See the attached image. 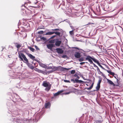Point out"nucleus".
Listing matches in <instances>:
<instances>
[{
  "mask_svg": "<svg viewBox=\"0 0 123 123\" xmlns=\"http://www.w3.org/2000/svg\"><path fill=\"white\" fill-rule=\"evenodd\" d=\"M18 57L22 61H23V59H24V60L25 61V62H28V60L24 54L23 53L19 54Z\"/></svg>",
  "mask_w": 123,
  "mask_h": 123,
  "instance_id": "obj_1",
  "label": "nucleus"
},
{
  "mask_svg": "<svg viewBox=\"0 0 123 123\" xmlns=\"http://www.w3.org/2000/svg\"><path fill=\"white\" fill-rule=\"evenodd\" d=\"M93 58V56L91 57L89 55L87 56V57L86 58V60H88L90 62V64L93 63V62L92 61Z\"/></svg>",
  "mask_w": 123,
  "mask_h": 123,
  "instance_id": "obj_2",
  "label": "nucleus"
},
{
  "mask_svg": "<svg viewBox=\"0 0 123 123\" xmlns=\"http://www.w3.org/2000/svg\"><path fill=\"white\" fill-rule=\"evenodd\" d=\"M25 62L26 63L28 67L32 69H34V67L32 66V64H31L29 62L28 60V62Z\"/></svg>",
  "mask_w": 123,
  "mask_h": 123,
  "instance_id": "obj_3",
  "label": "nucleus"
},
{
  "mask_svg": "<svg viewBox=\"0 0 123 123\" xmlns=\"http://www.w3.org/2000/svg\"><path fill=\"white\" fill-rule=\"evenodd\" d=\"M56 50L57 52L59 54H62L63 52L64 51L62 50V49L60 48H57L56 49Z\"/></svg>",
  "mask_w": 123,
  "mask_h": 123,
  "instance_id": "obj_4",
  "label": "nucleus"
},
{
  "mask_svg": "<svg viewBox=\"0 0 123 123\" xmlns=\"http://www.w3.org/2000/svg\"><path fill=\"white\" fill-rule=\"evenodd\" d=\"M45 68H46L47 69H56V67H54L53 66H49L46 65Z\"/></svg>",
  "mask_w": 123,
  "mask_h": 123,
  "instance_id": "obj_5",
  "label": "nucleus"
},
{
  "mask_svg": "<svg viewBox=\"0 0 123 123\" xmlns=\"http://www.w3.org/2000/svg\"><path fill=\"white\" fill-rule=\"evenodd\" d=\"M74 56L77 58H79L80 57V54L78 52H76L74 54Z\"/></svg>",
  "mask_w": 123,
  "mask_h": 123,
  "instance_id": "obj_6",
  "label": "nucleus"
},
{
  "mask_svg": "<svg viewBox=\"0 0 123 123\" xmlns=\"http://www.w3.org/2000/svg\"><path fill=\"white\" fill-rule=\"evenodd\" d=\"M54 46V44H50L47 45V47L49 49H51L52 47Z\"/></svg>",
  "mask_w": 123,
  "mask_h": 123,
  "instance_id": "obj_7",
  "label": "nucleus"
},
{
  "mask_svg": "<svg viewBox=\"0 0 123 123\" xmlns=\"http://www.w3.org/2000/svg\"><path fill=\"white\" fill-rule=\"evenodd\" d=\"M62 42L61 41H57L55 43V44L56 46H59L61 43Z\"/></svg>",
  "mask_w": 123,
  "mask_h": 123,
  "instance_id": "obj_8",
  "label": "nucleus"
},
{
  "mask_svg": "<svg viewBox=\"0 0 123 123\" xmlns=\"http://www.w3.org/2000/svg\"><path fill=\"white\" fill-rule=\"evenodd\" d=\"M50 104L49 102H48L45 103V107L46 108H49L50 106Z\"/></svg>",
  "mask_w": 123,
  "mask_h": 123,
  "instance_id": "obj_9",
  "label": "nucleus"
},
{
  "mask_svg": "<svg viewBox=\"0 0 123 123\" xmlns=\"http://www.w3.org/2000/svg\"><path fill=\"white\" fill-rule=\"evenodd\" d=\"M14 43L15 45V46L18 49L21 46V45L17 43Z\"/></svg>",
  "mask_w": 123,
  "mask_h": 123,
  "instance_id": "obj_10",
  "label": "nucleus"
},
{
  "mask_svg": "<svg viewBox=\"0 0 123 123\" xmlns=\"http://www.w3.org/2000/svg\"><path fill=\"white\" fill-rule=\"evenodd\" d=\"M28 56H29V57L30 58L32 59L33 60H34V59L35 58V56H33L31 54H28Z\"/></svg>",
  "mask_w": 123,
  "mask_h": 123,
  "instance_id": "obj_11",
  "label": "nucleus"
},
{
  "mask_svg": "<svg viewBox=\"0 0 123 123\" xmlns=\"http://www.w3.org/2000/svg\"><path fill=\"white\" fill-rule=\"evenodd\" d=\"M63 91H58L57 92L55 93L54 94V96H58L59 95L60 93H61L62 92H63Z\"/></svg>",
  "mask_w": 123,
  "mask_h": 123,
  "instance_id": "obj_12",
  "label": "nucleus"
},
{
  "mask_svg": "<svg viewBox=\"0 0 123 123\" xmlns=\"http://www.w3.org/2000/svg\"><path fill=\"white\" fill-rule=\"evenodd\" d=\"M92 60H93L95 62L97 63L98 64L99 63V62L97 59H95L93 56Z\"/></svg>",
  "mask_w": 123,
  "mask_h": 123,
  "instance_id": "obj_13",
  "label": "nucleus"
},
{
  "mask_svg": "<svg viewBox=\"0 0 123 123\" xmlns=\"http://www.w3.org/2000/svg\"><path fill=\"white\" fill-rule=\"evenodd\" d=\"M107 82L111 85H112L114 86L115 85L110 80L107 79Z\"/></svg>",
  "mask_w": 123,
  "mask_h": 123,
  "instance_id": "obj_14",
  "label": "nucleus"
},
{
  "mask_svg": "<svg viewBox=\"0 0 123 123\" xmlns=\"http://www.w3.org/2000/svg\"><path fill=\"white\" fill-rule=\"evenodd\" d=\"M22 121L24 123H28L29 122V120L27 119H25L22 120Z\"/></svg>",
  "mask_w": 123,
  "mask_h": 123,
  "instance_id": "obj_15",
  "label": "nucleus"
},
{
  "mask_svg": "<svg viewBox=\"0 0 123 123\" xmlns=\"http://www.w3.org/2000/svg\"><path fill=\"white\" fill-rule=\"evenodd\" d=\"M53 34V32L49 31L46 33L45 34V35H51Z\"/></svg>",
  "mask_w": 123,
  "mask_h": 123,
  "instance_id": "obj_16",
  "label": "nucleus"
},
{
  "mask_svg": "<svg viewBox=\"0 0 123 123\" xmlns=\"http://www.w3.org/2000/svg\"><path fill=\"white\" fill-rule=\"evenodd\" d=\"M107 72L108 73L112 75H114V73L113 72H111V71L107 70Z\"/></svg>",
  "mask_w": 123,
  "mask_h": 123,
  "instance_id": "obj_17",
  "label": "nucleus"
},
{
  "mask_svg": "<svg viewBox=\"0 0 123 123\" xmlns=\"http://www.w3.org/2000/svg\"><path fill=\"white\" fill-rule=\"evenodd\" d=\"M40 65L42 67L45 68L46 65L45 64H43L42 63H40Z\"/></svg>",
  "mask_w": 123,
  "mask_h": 123,
  "instance_id": "obj_18",
  "label": "nucleus"
},
{
  "mask_svg": "<svg viewBox=\"0 0 123 123\" xmlns=\"http://www.w3.org/2000/svg\"><path fill=\"white\" fill-rule=\"evenodd\" d=\"M35 70L37 71L39 73H42L43 72V71L38 69L37 68H36L35 69Z\"/></svg>",
  "mask_w": 123,
  "mask_h": 123,
  "instance_id": "obj_19",
  "label": "nucleus"
},
{
  "mask_svg": "<svg viewBox=\"0 0 123 123\" xmlns=\"http://www.w3.org/2000/svg\"><path fill=\"white\" fill-rule=\"evenodd\" d=\"M43 85L45 87H47L48 86V85L47 83L44 82L43 84Z\"/></svg>",
  "mask_w": 123,
  "mask_h": 123,
  "instance_id": "obj_20",
  "label": "nucleus"
},
{
  "mask_svg": "<svg viewBox=\"0 0 123 123\" xmlns=\"http://www.w3.org/2000/svg\"><path fill=\"white\" fill-rule=\"evenodd\" d=\"M55 34L58 35L60 36L61 34V33L60 32H57L53 31V34Z\"/></svg>",
  "mask_w": 123,
  "mask_h": 123,
  "instance_id": "obj_21",
  "label": "nucleus"
},
{
  "mask_svg": "<svg viewBox=\"0 0 123 123\" xmlns=\"http://www.w3.org/2000/svg\"><path fill=\"white\" fill-rule=\"evenodd\" d=\"M113 76H114V77L117 79V81H118L119 80L118 79V78L117 75V74H114V75Z\"/></svg>",
  "mask_w": 123,
  "mask_h": 123,
  "instance_id": "obj_22",
  "label": "nucleus"
},
{
  "mask_svg": "<svg viewBox=\"0 0 123 123\" xmlns=\"http://www.w3.org/2000/svg\"><path fill=\"white\" fill-rule=\"evenodd\" d=\"M93 83H92L90 87L89 88H87V89L88 90H90L92 88L93 86Z\"/></svg>",
  "mask_w": 123,
  "mask_h": 123,
  "instance_id": "obj_23",
  "label": "nucleus"
},
{
  "mask_svg": "<svg viewBox=\"0 0 123 123\" xmlns=\"http://www.w3.org/2000/svg\"><path fill=\"white\" fill-rule=\"evenodd\" d=\"M50 89V86H48V87H47L46 88L45 90L46 91H48Z\"/></svg>",
  "mask_w": 123,
  "mask_h": 123,
  "instance_id": "obj_24",
  "label": "nucleus"
},
{
  "mask_svg": "<svg viewBox=\"0 0 123 123\" xmlns=\"http://www.w3.org/2000/svg\"><path fill=\"white\" fill-rule=\"evenodd\" d=\"M100 87V86L97 85V86L96 87V89L97 91L98 90Z\"/></svg>",
  "mask_w": 123,
  "mask_h": 123,
  "instance_id": "obj_25",
  "label": "nucleus"
},
{
  "mask_svg": "<svg viewBox=\"0 0 123 123\" xmlns=\"http://www.w3.org/2000/svg\"><path fill=\"white\" fill-rule=\"evenodd\" d=\"M29 49H30V50H31V51H32L33 52L34 50L35 49L33 48H32L31 47H29Z\"/></svg>",
  "mask_w": 123,
  "mask_h": 123,
  "instance_id": "obj_26",
  "label": "nucleus"
},
{
  "mask_svg": "<svg viewBox=\"0 0 123 123\" xmlns=\"http://www.w3.org/2000/svg\"><path fill=\"white\" fill-rule=\"evenodd\" d=\"M69 33L71 35H74V32H73V30L69 31Z\"/></svg>",
  "mask_w": 123,
  "mask_h": 123,
  "instance_id": "obj_27",
  "label": "nucleus"
},
{
  "mask_svg": "<svg viewBox=\"0 0 123 123\" xmlns=\"http://www.w3.org/2000/svg\"><path fill=\"white\" fill-rule=\"evenodd\" d=\"M102 121L103 120H97L96 121V122L97 123H101Z\"/></svg>",
  "mask_w": 123,
  "mask_h": 123,
  "instance_id": "obj_28",
  "label": "nucleus"
},
{
  "mask_svg": "<svg viewBox=\"0 0 123 123\" xmlns=\"http://www.w3.org/2000/svg\"><path fill=\"white\" fill-rule=\"evenodd\" d=\"M74 76L75 77H76L77 79H79L80 78V77L76 74L74 75Z\"/></svg>",
  "mask_w": 123,
  "mask_h": 123,
  "instance_id": "obj_29",
  "label": "nucleus"
},
{
  "mask_svg": "<svg viewBox=\"0 0 123 123\" xmlns=\"http://www.w3.org/2000/svg\"><path fill=\"white\" fill-rule=\"evenodd\" d=\"M41 39H42L44 41H46L47 40L46 38L44 37H41Z\"/></svg>",
  "mask_w": 123,
  "mask_h": 123,
  "instance_id": "obj_30",
  "label": "nucleus"
},
{
  "mask_svg": "<svg viewBox=\"0 0 123 123\" xmlns=\"http://www.w3.org/2000/svg\"><path fill=\"white\" fill-rule=\"evenodd\" d=\"M98 66H99L101 68L103 69H104V70H105V68H103L102 66L100 64V63H99V64H98Z\"/></svg>",
  "mask_w": 123,
  "mask_h": 123,
  "instance_id": "obj_31",
  "label": "nucleus"
},
{
  "mask_svg": "<svg viewBox=\"0 0 123 123\" xmlns=\"http://www.w3.org/2000/svg\"><path fill=\"white\" fill-rule=\"evenodd\" d=\"M75 72V71L74 70H72L71 72V74H74Z\"/></svg>",
  "mask_w": 123,
  "mask_h": 123,
  "instance_id": "obj_32",
  "label": "nucleus"
},
{
  "mask_svg": "<svg viewBox=\"0 0 123 123\" xmlns=\"http://www.w3.org/2000/svg\"><path fill=\"white\" fill-rule=\"evenodd\" d=\"M84 61V59L83 58L81 57L79 59V61L80 62L82 61Z\"/></svg>",
  "mask_w": 123,
  "mask_h": 123,
  "instance_id": "obj_33",
  "label": "nucleus"
},
{
  "mask_svg": "<svg viewBox=\"0 0 123 123\" xmlns=\"http://www.w3.org/2000/svg\"><path fill=\"white\" fill-rule=\"evenodd\" d=\"M79 80L75 79V83H79Z\"/></svg>",
  "mask_w": 123,
  "mask_h": 123,
  "instance_id": "obj_34",
  "label": "nucleus"
},
{
  "mask_svg": "<svg viewBox=\"0 0 123 123\" xmlns=\"http://www.w3.org/2000/svg\"><path fill=\"white\" fill-rule=\"evenodd\" d=\"M101 81V80H99L97 85L100 86V84Z\"/></svg>",
  "mask_w": 123,
  "mask_h": 123,
  "instance_id": "obj_35",
  "label": "nucleus"
},
{
  "mask_svg": "<svg viewBox=\"0 0 123 123\" xmlns=\"http://www.w3.org/2000/svg\"><path fill=\"white\" fill-rule=\"evenodd\" d=\"M43 33V31H40L38 32V33L39 34H42Z\"/></svg>",
  "mask_w": 123,
  "mask_h": 123,
  "instance_id": "obj_36",
  "label": "nucleus"
},
{
  "mask_svg": "<svg viewBox=\"0 0 123 123\" xmlns=\"http://www.w3.org/2000/svg\"><path fill=\"white\" fill-rule=\"evenodd\" d=\"M84 82H84L83 81L81 80H79V83H82Z\"/></svg>",
  "mask_w": 123,
  "mask_h": 123,
  "instance_id": "obj_37",
  "label": "nucleus"
},
{
  "mask_svg": "<svg viewBox=\"0 0 123 123\" xmlns=\"http://www.w3.org/2000/svg\"><path fill=\"white\" fill-rule=\"evenodd\" d=\"M64 81L65 82H68L70 83V81L69 80H64Z\"/></svg>",
  "mask_w": 123,
  "mask_h": 123,
  "instance_id": "obj_38",
  "label": "nucleus"
},
{
  "mask_svg": "<svg viewBox=\"0 0 123 123\" xmlns=\"http://www.w3.org/2000/svg\"><path fill=\"white\" fill-rule=\"evenodd\" d=\"M51 30L53 31H58L59 30V29H52Z\"/></svg>",
  "mask_w": 123,
  "mask_h": 123,
  "instance_id": "obj_39",
  "label": "nucleus"
},
{
  "mask_svg": "<svg viewBox=\"0 0 123 123\" xmlns=\"http://www.w3.org/2000/svg\"><path fill=\"white\" fill-rule=\"evenodd\" d=\"M91 64H93V66L94 67H96V68H97V67H98L96 66L94 63H93H93H92Z\"/></svg>",
  "mask_w": 123,
  "mask_h": 123,
  "instance_id": "obj_40",
  "label": "nucleus"
},
{
  "mask_svg": "<svg viewBox=\"0 0 123 123\" xmlns=\"http://www.w3.org/2000/svg\"><path fill=\"white\" fill-rule=\"evenodd\" d=\"M98 73L99 74H101L102 75V76H103V73L102 72H101L100 71V72H98Z\"/></svg>",
  "mask_w": 123,
  "mask_h": 123,
  "instance_id": "obj_41",
  "label": "nucleus"
},
{
  "mask_svg": "<svg viewBox=\"0 0 123 123\" xmlns=\"http://www.w3.org/2000/svg\"><path fill=\"white\" fill-rule=\"evenodd\" d=\"M35 47L36 48V49L37 50H39V48H38V47L37 46H35Z\"/></svg>",
  "mask_w": 123,
  "mask_h": 123,
  "instance_id": "obj_42",
  "label": "nucleus"
},
{
  "mask_svg": "<svg viewBox=\"0 0 123 123\" xmlns=\"http://www.w3.org/2000/svg\"><path fill=\"white\" fill-rule=\"evenodd\" d=\"M25 53L27 55H28V54H30L28 53V51H25Z\"/></svg>",
  "mask_w": 123,
  "mask_h": 123,
  "instance_id": "obj_43",
  "label": "nucleus"
},
{
  "mask_svg": "<svg viewBox=\"0 0 123 123\" xmlns=\"http://www.w3.org/2000/svg\"><path fill=\"white\" fill-rule=\"evenodd\" d=\"M67 56V55H63L62 56V57L63 58H64L66 57Z\"/></svg>",
  "mask_w": 123,
  "mask_h": 123,
  "instance_id": "obj_44",
  "label": "nucleus"
},
{
  "mask_svg": "<svg viewBox=\"0 0 123 123\" xmlns=\"http://www.w3.org/2000/svg\"><path fill=\"white\" fill-rule=\"evenodd\" d=\"M97 68V70L98 72H100V70H99V69L98 68V67Z\"/></svg>",
  "mask_w": 123,
  "mask_h": 123,
  "instance_id": "obj_45",
  "label": "nucleus"
},
{
  "mask_svg": "<svg viewBox=\"0 0 123 123\" xmlns=\"http://www.w3.org/2000/svg\"><path fill=\"white\" fill-rule=\"evenodd\" d=\"M71 81L73 82L74 83H75V80L74 79H71Z\"/></svg>",
  "mask_w": 123,
  "mask_h": 123,
  "instance_id": "obj_46",
  "label": "nucleus"
},
{
  "mask_svg": "<svg viewBox=\"0 0 123 123\" xmlns=\"http://www.w3.org/2000/svg\"><path fill=\"white\" fill-rule=\"evenodd\" d=\"M56 35H54L52 36L51 38H54L55 37H56Z\"/></svg>",
  "mask_w": 123,
  "mask_h": 123,
  "instance_id": "obj_47",
  "label": "nucleus"
},
{
  "mask_svg": "<svg viewBox=\"0 0 123 123\" xmlns=\"http://www.w3.org/2000/svg\"><path fill=\"white\" fill-rule=\"evenodd\" d=\"M14 99H13V101L14 102H18V100L17 99L16 100V101H14Z\"/></svg>",
  "mask_w": 123,
  "mask_h": 123,
  "instance_id": "obj_48",
  "label": "nucleus"
},
{
  "mask_svg": "<svg viewBox=\"0 0 123 123\" xmlns=\"http://www.w3.org/2000/svg\"><path fill=\"white\" fill-rule=\"evenodd\" d=\"M23 11H25V12H23V13L24 14L26 13V11H25V10L24 9L23 10Z\"/></svg>",
  "mask_w": 123,
  "mask_h": 123,
  "instance_id": "obj_49",
  "label": "nucleus"
},
{
  "mask_svg": "<svg viewBox=\"0 0 123 123\" xmlns=\"http://www.w3.org/2000/svg\"><path fill=\"white\" fill-rule=\"evenodd\" d=\"M70 27L73 30V29H74V27H73L71 26H70Z\"/></svg>",
  "mask_w": 123,
  "mask_h": 123,
  "instance_id": "obj_50",
  "label": "nucleus"
},
{
  "mask_svg": "<svg viewBox=\"0 0 123 123\" xmlns=\"http://www.w3.org/2000/svg\"><path fill=\"white\" fill-rule=\"evenodd\" d=\"M83 79L85 80H87L88 81H90V80L89 79H84V78H83Z\"/></svg>",
  "mask_w": 123,
  "mask_h": 123,
  "instance_id": "obj_51",
  "label": "nucleus"
},
{
  "mask_svg": "<svg viewBox=\"0 0 123 123\" xmlns=\"http://www.w3.org/2000/svg\"><path fill=\"white\" fill-rule=\"evenodd\" d=\"M70 93V92H66V93H65V94H69V93Z\"/></svg>",
  "mask_w": 123,
  "mask_h": 123,
  "instance_id": "obj_52",
  "label": "nucleus"
},
{
  "mask_svg": "<svg viewBox=\"0 0 123 123\" xmlns=\"http://www.w3.org/2000/svg\"><path fill=\"white\" fill-rule=\"evenodd\" d=\"M84 63V62H81L80 63V64L81 65H82Z\"/></svg>",
  "mask_w": 123,
  "mask_h": 123,
  "instance_id": "obj_53",
  "label": "nucleus"
},
{
  "mask_svg": "<svg viewBox=\"0 0 123 123\" xmlns=\"http://www.w3.org/2000/svg\"><path fill=\"white\" fill-rule=\"evenodd\" d=\"M59 31L61 32H62V30L61 29H59Z\"/></svg>",
  "mask_w": 123,
  "mask_h": 123,
  "instance_id": "obj_54",
  "label": "nucleus"
},
{
  "mask_svg": "<svg viewBox=\"0 0 123 123\" xmlns=\"http://www.w3.org/2000/svg\"><path fill=\"white\" fill-rule=\"evenodd\" d=\"M75 49H77L78 50H79L80 49H79L77 47H75Z\"/></svg>",
  "mask_w": 123,
  "mask_h": 123,
  "instance_id": "obj_55",
  "label": "nucleus"
},
{
  "mask_svg": "<svg viewBox=\"0 0 123 123\" xmlns=\"http://www.w3.org/2000/svg\"><path fill=\"white\" fill-rule=\"evenodd\" d=\"M91 23H88V25H89V24H91ZM91 24H94V23H91Z\"/></svg>",
  "mask_w": 123,
  "mask_h": 123,
  "instance_id": "obj_56",
  "label": "nucleus"
},
{
  "mask_svg": "<svg viewBox=\"0 0 123 123\" xmlns=\"http://www.w3.org/2000/svg\"><path fill=\"white\" fill-rule=\"evenodd\" d=\"M38 2V1H37L36 2H34V3L35 4H37V3Z\"/></svg>",
  "mask_w": 123,
  "mask_h": 123,
  "instance_id": "obj_57",
  "label": "nucleus"
},
{
  "mask_svg": "<svg viewBox=\"0 0 123 123\" xmlns=\"http://www.w3.org/2000/svg\"><path fill=\"white\" fill-rule=\"evenodd\" d=\"M36 117V115H35V120H36V119H37V117Z\"/></svg>",
  "mask_w": 123,
  "mask_h": 123,
  "instance_id": "obj_58",
  "label": "nucleus"
},
{
  "mask_svg": "<svg viewBox=\"0 0 123 123\" xmlns=\"http://www.w3.org/2000/svg\"><path fill=\"white\" fill-rule=\"evenodd\" d=\"M36 64H37V63H34V65H36Z\"/></svg>",
  "mask_w": 123,
  "mask_h": 123,
  "instance_id": "obj_59",
  "label": "nucleus"
},
{
  "mask_svg": "<svg viewBox=\"0 0 123 123\" xmlns=\"http://www.w3.org/2000/svg\"><path fill=\"white\" fill-rule=\"evenodd\" d=\"M32 64L33 63V62H32Z\"/></svg>",
  "mask_w": 123,
  "mask_h": 123,
  "instance_id": "obj_60",
  "label": "nucleus"
},
{
  "mask_svg": "<svg viewBox=\"0 0 123 123\" xmlns=\"http://www.w3.org/2000/svg\"><path fill=\"white\" fill-rule=\"evenodd\" d=\"M65 68L66 69H68L67 68Z\"/></svg>",
  "mask_w": 123,
  "mask_h": 123,
  "instance_id": "obj_61",
  "label": "nucleus"
},
{
  "mask_svg": "<svg viewBox=\"0 0 123 123\" xmlns=\"http://www.w3.org/2000/svg\"><path fill=\"white\" fill-rule=\"evenodd\" d=\"M26 8H27V7H26Z\"/></svg>",
  "mask_w": 123,
  "mask_h": 123,
  "instance_id": "obj_62",
  "label": "nucleus"
},
{
  "mask_svg": "<svg viewBox=\"0 0 123 123\" xmlns=\"http://www.w3.org/2000/svg\"><path fill=\"white\" fill-rule=\"evenodd\" d=\"M17 97H18V96L17 95V96H16Z\"/></svg>",
  "mask_w": 123,
  "mask_h": 123,
  "instance_id": "obj_63",
  "label": "nucleus"
},
{
  "mask_svg": "<svg viewBox=\"0 0 123 123\" xmlns=\"http://www.w3.org/2000/svg\"><path fill=\"white\" fill-rule=\"evenodd\" d=\"M86 85H87H87H87V84H86Z\"/></svg>",
  "mask_w": 123,
  "mask_h": 123,
  "instance_id": "obj_64",
  "label": "nucleus"
}]
</instances>
